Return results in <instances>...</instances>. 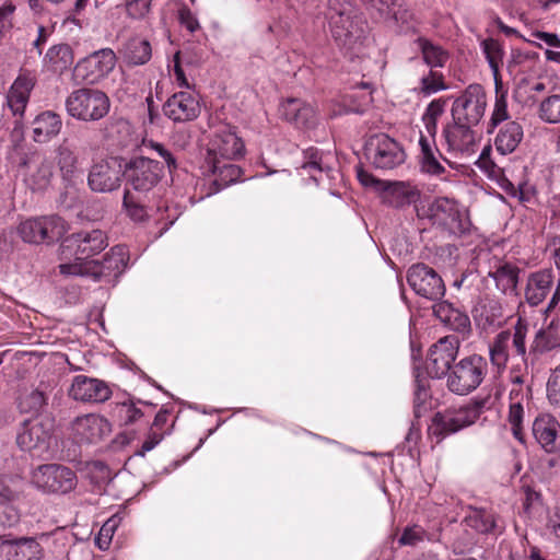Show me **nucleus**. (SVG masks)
<instances>
[{
    "mask_svg": "<svg viewBox=\"0 0 560 560\" xmlns=\"http://www.w3.org/2000/svg\"><path fill=\"white\" fill-rule=\"evenodd\" d=\"M152 0H131L126 3L127 15L135 20L144 19L151 9Z\"/></svg>",
    "mask_w": 560,
    "mask_h": 560,
    "instance_id": "obj_58",
    "label": "nucleus"
},
{
    "mask_svg": "<svg viewBox=\"0 0 560 560\" xmlns=\"http://www.w3.org/2000/svg\"><path fill=\"white\" fill-rule=\"evenodd\" d=\"M559 433L560 423L550 415H541L533 423V434L536 441L548 453L557 450Z\"/></svg>",
    "mask_w": 560,
    "mask_h": 560,
    "instance_id": "obj_32",
    "label": "nucleus"
},
{
    "mask_svg": "<svg viewBox=\"0 0 560 560\" xmlns=\"http://www.w3.org/2000/svg\"><path fill=\"white\" fill-rule=\"evenodd\" d=\"M279 114L284 120L298 128L312 129L317 124L315 108L301 98L289 97L282 101L279 106Z\"/></svg>",
    "mask_w": 560,
    "mask_h": 560,
    "instance_id": "obj_26",
    "label": "nucleus"
},
{
    "mask_svg": "<svg viewBox=\"0 0 560 560\" xmlns=\"http://www.w3.org/2000/svg\"><path fill=\"white\" fill-rule=\"evenodd\" d=\"M476 318L483 326H500L505 318L503 304L498 299H486L476 307Z\"/></svg>",
    "mask_w": 560,
    "mask_h": 560,
    "instance_id": "obj_43",
    "label": "nucleus"
},
{
    "mask_svg": "<svg viewBox=\"0 0 560 560\" xmlns=\"http://www.w3.org/2000/svg\"><path fill=\"white\" fill-rule=\"evenodd\" d=\"M520 269L510 264H504L491 271L489 276L494 280L498 290L503 294H515L518 283Z\"/></svg>",
    "mask_w": 560,
    "mask_h": 560,
    "instance_id": "obj_44",
    "label": "nucleus"
},
{
    "mask_svg": "<svg viewBox=\"0 0 560 560\" xmlns=\"http://www.w3.org/2000/svg\"><path fill=\"white\" fill-rule=\"evenodd\" d=\"M525 329L522 319H518L515 331L504 330L499 332L489 345V358L493 368L500 373L506 366L512 354L524 358L526 354Z\"/></svg>",
    "mask_w": 560,
    "mask_h": 560,
    "instance_id": "obj_10",
    "label": "nucleus"
},
{
    "mask_svg": "<svg viewBox=\"0 0 560 560\" xmlns=\"http://www.w3.org/2000/svg\"><path fill=\"white\" fill-rule=\"evenodd\" d=\"M58 166L62 179L69 185H74L83 179V171L79 165L78 156L67 147L58 149Z\"/></svg>",
    "mask_w": 560,
    "mask_h": 560,
    "instance_id": "obj_41",
    "label": "nucleus"
},
{
    "mask_svg": "<svg viewBox=\"0 0 560 560\" xmlns=\"http://www.w3.org/2000/svg\"><path fill=\"white\" fill-rule=\"evenodd\" d=\"M34 84V79L31 75L20 74L7 93L4 112L10 110L15 117V128L22 122Z\"/></svg>",
    "mask_w": 560,
    "mask_h": 560,
    "instance_id": "obj_24",
    "label": "nucleus"
},
{
    "mask_svg": "<svg viewBox=\"0 0 560 560\" xmlns=\"http://www.w3.org/2000/svg\"><path fill=\"white\" fill-rule=\"evenodd\" d=\"M55 443V423L47 416L24 420L16 432L18 446L34 456L48 455Z\"/></svg>",
    "mask_w": 560,
    "mask_h": 560,
    "instance_id": "obj_3",
    "label": "nucleus"
},
{
    "mask_svg": "<svg viewBox=\"0 0 560 560\" xmlns=\"http://www.w3.org/2000/svg\"><path fill=\"white\" fill-rule=\"evenodd\" d=\"M164 115L174 122L196 119L200 114V102L194 91L174 93L163 105Z\"/></svg>",
    "mask_w": 560,
    "mask_h": 560,
    "instance_id": "obj_22",
    "label": "nucleus"
},
{
    "mask_svg": "<svg viewBox=\"0 0 560 560\" xmlns=\"http://www.w3.org/2000/svg\"><path fill=\"white\" fill-rule=\"evenodd\" d=\"M430 398L428 382L424 378L416 376V389L413 397V412L417 418L428 409V400Z\"/></svg>",
    "mask_w": 560,
    "mask_h": 560,
    "instance_id": "obj_52",
    "label": "nucleus"
},
{
    "mask_svg": "<svg viewBox=\"0 0 560 560\" xmlns=\"http://www.w3.org/2000/svg\"><path fill=\"white\" fill-rule=\"evenodd\" d=\"M0 545L9 547V560H42L44 557V550L35 538L9 540L0 536Z\"/></svg>",
    "mask_w": 560,
    "mask_h": 560,
    "instance_id": "obj_34",
    "label": "nucleus"
},
{
    "mask_svg": "<svg viewBox=\"0 0 560 560\" xmlns=\"http://www.w3.org/2000/svg\"><path fill=\"white\" fill-rule=\"evenodd\" d=\"M539 118L549 124L560 122V94L544 98L539 105Z\"/></svg>",
    "mask_w": 560,
    "mask_h": 560,
    "instance_id": "obj_51",
    "label": "nucleus"
},
{
    "mask_svg": "<svg viewBox=\"0 0 560 560\" xmlns=\"http://www.w3.org/2000/svg\"><path fill=\"white\" fill-rule=\"evenodd\" d=\"M122 203L128 215L135 221H142L148 215L145 208L136 203L128 191L124 195Z\"/></svg>",
    "mask_w": 560,
    "mask_h": 560,
    "instance_id": "obj_63",
    "label": "nucleus"
},
{
    "mask_svg": "<svg viewBox=\"0 0 560 560\" xmlns=\"http://www.w3.org/2000/svg\"><path fill=\"white\" fill-rule=\"evenodd\" d=\"M372 101L370 83H362L360 88L351 89L340 97L331 109V116L363 114L370 107Z\"/></svg>",
    "mask_w": 560,
    "mask_h": 560,
    "instance_id": "obj_27",
    "label": "nucleus"
},
{
    "mask_svg": "<svg viewBox=\"0 0 560 560\" xmlns=\"http://www.w3.org/2000/svg\"><path fill=\"white\" fill-rule=\"evenodd\" d=\"M121 167L116 160L94 164L88 176V184L93 191L110 192L120 186Z\"/></svg>",
    "mask_w": 560,
    "mask_h": 560,
    "instance_id": "obj_23",
    "label": "nucleus"
},
{
    "mask_svg": "<svg viewBox=\"0 0 560 560\" xmlns=\"http://www.w3.org/2000/svg\"><path fill=\"white\" fill-rule=\"evenodd\" d=\"M244 152V143L230 129H222L210 140L205 162L211 163L213 168L218 167L220 160L232 161L240 158Z\"/></svg>",
    "mask_w": 560,
    "mask_h": 560,
    "instance_id": "obj_20",
    "label": "nucleus"
},
{
    "mask_svg": "<svg viewBox=\"0 0 560 560\" xmlns=\"http://www.w3.org/2000/svg\"><path fill=\"white\" fill-rule=\"evenodd\" d=\"M129 252L124 245H116L105 254L102 261L65 262L59 265L66 276L91 277L94 281L113 282L127 267Z\"/></svg>",
    "mask_w": 560,
    "mask_h": 560,
    "instance_id": "obj_2",
    "label": "nucleus"
},
{
    "mask_svg": "<svg viewBox=\"0 0 560 560\" xmlns=\"http://www.w3.org/2000/svg\"><path fill=\"white\" fill-rule=\"evenodd\" d=\"M65 106L69 116L89 122L104 118L109 112L110 101L98 89L81 88L67 96Z\"/></svg>",
    "mask_w": 560,
    "mask_h": 560,
    "instance_id": "obj_4",
    "label": "nucleus"
},
{
    "mask_svg": "<svg viewBox=\"0 0 560 560\" xmlns=\"http://www.w3.org/2000/svg\"><path fill=\"white\" fill-rule=\"evenodd\" d=\"M524 132L521 124L506 121L503 124L494 138L495 150L501 155H506L516 150L523 139Z\"/></svg>",
    "mask_w": 560,
    "mask_h": 560,
    "instance_id": "obj_35",
    "label": "nucleus"
},
{
    "mask_svg": "<svg viewBox=\"0 0 560 560\" xmlns=\"http://www.w3.org/2000/svg\"><path fill=\"white\" fill-rule=\"evenodd\" d=\"M487 372L488 363L482 355L465 357L447 373V388L457 395H468L481 385Z\"/></svg>",
    "mask_w": 560,
    "mask_h": 560,
    "instance_id": "obj_5",
    "label": "nucleus"
},
{
    "mask_svg": "<svg viewBox=\"0 0 560 560\" xmlns=\"http://www.w3.org/2000/svg\"><path fill=\"white\" fill-rule=\"evenodd\" d=\"M407 281L416 294L438 301L445 294V284L441 276L425 264L412 265L407 272Z\"/></svg>",
    "mask_w": 560,
    "mask_h": 560,
    "instance_id": "obj_18",
    "label": "nucleus"
},
{
    "mask_svg": "<svg viewBox=\"0 0 560 560\" xmlns=\"http://www.w3.org/2000/svg\"><path fill=\"white\" fill-rule=\"evenodd\" d=\"M117 526L118 520L116 517H112L103 524L97 537L95 538V544L100 549L106 550L108 548Z\"/></svg>",
    "mask_w": 560,
    "mask_h": 560,
    "instance_id": "obj_55",
    "label": "nucleus"
},
{
    "mask_svg": "<svg viewBox=\"0 0 560 560\" xmlns=\"http://www.w3.org/2000/svg\"><path fill=\"white\" fill-rule=\"evenodd\" d=\"M178 20L182 26L190 33L196 32L200 25L195 14L188 8H182L178 11Z\"/></svg>",
    "mask_w": 560,
    "mask_h": 560,
    "instance_id": "obj_64",
    "label": "nucleus"
},
{
    "mask_svg": "<svg viewBox=\"0 0 560 560\" xmlns=\"http://www.w3.org/2000/svg\"><path fill=\"white\" fill-rule=\"evenodd\" d=\"M445 98L433 100L425 108L422 116V121L427 131V136L431 140H435L438 132V121L445 112L446 107Z\"/></svg>",
    "mask_w": 560,
    "mask_h": 560,
    "instance_id": "obj_47",
    "label": "nucleus"
},
{
    "mask_svg": "<svg viewBox=\"0 0 560 560\" xmlns=\"http://www.w3.org/2000/svg\"><path fill=\"white\" fill-rule=\"evenodd\" d=\"M547 398L551 406L560 407V364L549 376L547 383Z\"/></svg>",
    "mask_w": 560,
    "mask_h": 560,
    "instance_id": "obj_54",
    "label": "nucleus"
},
{
    "mask_svg": "<svg viewBox=\"0 0 560 560\" xmlns=\"http://www.w3.org/2000/svg\"><path fill=\"white\" fill-rule=\"evenodd\" d=\"M418 48L422 54L424 62L431 68H442L448 60V52L441 46L433 44L431 40L419 37L416 40Z\"/></svg>",
    "mask_w": 560,
    "mask_h": 560,
    "instance_id": "obj_45",
    "label": "nucleus"
},
{
    "mask_svg": "<svg viewBox=\"0 0 560 560\" xmlns=\"http://www.w3.org/2000/svg\"><path fill=\"white\" fill-rule=\"evenodd\" d=\"M533 39H528L529 43L542 48V44L551 48H560V38L555 33H548L542 31H535L532 33Z\"/></svg>",
    "mask_w": 560,
    "mask_h": 560,
    "instance_id": "obj_61",
    "label": "nucleus"
},
{
    "mask_svg": "<svg viewBox=\"0 0 560 560\" xmlns=\"http://www.w3.org/2000/svg\"><path fill=\"white\" fill-rule=\"evenodd\" d=\"M326 18L339 47L352 52L361 46L365 26L349 0H329Z\"/></svg>",
    "mask_w": 560,
    "mask_h": 560,
    "instance_id": "obj_1",
    "label": "nucleus"
},
{
    "mask_svg": "<svg viewBox=\"0 0 560 560\" xmlns=\"http://www.w3.org/2000/svg\"><path fill=\"white\" fill-rule=\"evenodd\" d=\"M420 152L418 155L421 172L431 176H442L446 173L442 161H446L439 151L435 140L421 133L419 138Z\"/></svg>",
    "mask_w": 560,
    "mask_h": 560,
    "instance_id": "obj_31",
    "label": "nucleus"
},
{
    "mask_svg": "<svg viewBox=\"0 0 560 560\" xmlns=\"http://www.w3.org/2000/svg\"><path fill=\"white\" fill-rule=\"evenodd\" d=\"M534 346L540 352L560 348V310L545 327L536 332Z\"/></svg>",
    "mask_w": 560,
    "mask_h": 560,
    "instance_id": "obj_38",
    "label": "nucleus"
},
{
    "mask_svg": "<svg viewBox=\"0 0 560 560\" xmlns=\"http://www.w3.org/2000/svg\"><path fill=\"white\" fill-rule=\"evenodd\" d=\"M117 412L125 425L131 424L142 417V411L131 401L120 404Z\"/></svg>",
    "mask_w": 560,
    "mask_h": 560,
    "instance_id": "obj_60",
    "label": "nucleus"
},
{
    "mask_svg": "<svg viewBox=\"0 0 560 560\" xmlns=\"http://www.w3.org/2000/svg\"><path fill=\"white\" fill-rule=\"evenodd\" d=\"M110 431L112 425L108 420L96 413L79 416L71 422V433L79 443H97Z\"/></svg>",
    "mask_w": 560,
    "mask_h": 560,
    "instance_id": "obj_21",
    "label": "nucleus"
},
{
    "mask_svg": "<svg viewBox=\"0 0 560 560\" xmlns=\"http://www.w3.org/2000/svg\"><path fill=\"white\" fill-rule=\"evenodd\" d=\"M15 9L12 2H5L0 7V38L12 30Z\"/></svg>",
    "mask_w": 560,
    "mask_h": 560,
    "instance_id": "obj_59",
    "label": "nucleus"
},
{
    "mask_svg": "<svg viewBox=\"0 0 560 560\" xmlns=\"http://www.w3.org/2000/svg\"><path fill=\"white\" fill-rule=\"evenodd\" d=\"M509 118L508 94L503 91V86L501 89L495 86V102L488 125V132H493L499 125L505 124Z\"/></svg>",
    "mask_w": 560,
    "mask_h": 560,
    "instance_id": "obj_49",
    "label": "nucleus"
},
{
    "mask_svg": "<svg viewBox=\"0 0 560 560\" xmlns=\"http://www.w3.org/2000/svg\"><path fill=\"white\" fill-rule=\"evenodd\" d=\"M489 147L483 149L477 161V165L480 170L485 171L490 178H500L502 175V170L489 159Z\"/></svg>",
    "mask_w": 560,
    "mask_h": 560,
    "instance_id": "obj_62",
    "label": "nucleus"
},
{
    "mask_svg": "<svg viewBox=\"0 0 560 560\" xmlns=\"http://www.w3.org/2000/svg\"><path fill=\"white\" fill-rule=\"evenodd\" d=\"M459 349V341L454 336L441 338L430 348L427 371L431 377L440 378L451 371Z\"/></svg>",
    "mask_w": 560,
    "mask_h": 560,
    "instance_id": "obj_19",
    "label": "nucleus"
},
{
    "mask_svg": "<svg viewBox=\"0 0 560 560\" xmlns=\"http://www.w3.org/2000/svg\"><path fill=\"white\" fill-rule=\"evenodd\" d=\"M447 89L448 86L444 81L443 73L433 69L429 70V72L420 79L419 86L417 88L419 94L423 96H430Z\"/></svg>",
    "mask_w": 560,
    "mask_h": 560,
    "instance_id": "obj_50",
    "label": "nucleus"
},
{
    "mask_svg": "<svg viewBox=\"0 0 560 560\" xmlns=\"http://www.w3.org/2000/svg\"><path fill=\"white\" fill-rule=\"evenodd\" d=\"M482 407V402L476 401L436 413L433 419V433L444 436L474 424L479 419Z\"/></svg>",
    "mask_w": 560,
    "mask_h": 560,
    "instance_id": "obj_13",
    "label": "nucleus"
},
{
    "mask_svg": "<svg viewBox=\"0 0 560 560\" xmlns=\"http://www.w3.org/2000/svg\"><path fill=\"white\" fill-rule=\"evenodd\" d=\"M107 245V237L103 231H81L71 234L63 241L61 255L67 257L68 252H73L74 260L72 262L91 261L89 258L104 250Z\"/></svg>",
    "mask_w": 560,
    "mask_h": 560,
    "instance_id": "obj_15",
    "label": "nucleus"
},
{
    "mask_svg": "<svg viewBox=\"0 0 560 560\" xmlns=\"http://www.w3.org/2000/svg\"><path fill=\"white\" fill-rule=\"evenodd\" d=\"M445 325H447L452 330L463 335L469 332L471 327L469 316L458 308L453 312L452 316L450 319H447Z\"/></svg>",
    "mask_w": 560,
    "mask_h": 560,
    "instance_id": "obj_57",
    "label": "nucleus"
},
{
    "mask_svg": "<svg viewBox=\"0 0 560 560\" xmlns=\"http://www.w3.org/2000/svg\"><path fill=\"white\" fill-rule=\"evenodd\" d=\"M527 400L524 388H511L510 390V410L509 423L515 439L523 441V421H524V402Z\"/></svg>",
    "mask_w": 560,
    "mask_h": 560,
    "instance_id": "obj_37",
    "label": "nucleus"
},
{
    "mask_svg": "<svg viewBox=\"0 0 560 560\" xmlns=\"http://www.w3.org/2000/svg\"><path fill=\"white\" fill-rule=\"evenodd\" d=\"M424 538V529L419 525H412L404 529L398 542L401 546H417L419 542H422Z\"/></svg>",
    "mask_w": 560,
    "mask_h": 560,
    "instance_id": "obj_56",
    "label": "nucleus"
},
{
    "mask_svg": "<svg viewBox=\"0 0 560 560\" xmlns=\"http://www.w3.org/2000/svg\"><path fill=\"white\" fill-rule=\"evenodd\" d=\"M43 61L48 70L62 73L73 63L72 49L67 44L55 45L47 50Z\"/></svg>",
    "mask_w": 560,
    "mask_h": 560,
    "instance_id": "obj_42",
    "label": "nucleus"
},
{
    "mask_svg": "<svg viewBox=\"0 0 560 560\" xmlns=\"http://www.w3.org/2000/svg\"><path fill=\"white\" fill-rule=\"evenodd\" d=\"M110 394L105 382L85 375L74 376L69 388L71 398L85 402H103L110 397Z\"/></svg>",
    "mask_w": 560,
    "mask_h": 560,
    "instance_id": "obj_25",
    "label": "nucleus"
},
{
    "mask_svg": "<svg viewBox=\"0 0 560 560\" xmlns=\"http://www.w3.org/2000/svg\"><path fill=\"white\" fill-rule=\"evenodd\" d=\"M474 126L453 119V122L447 124L442 131L447 151L468 153L472 150L475 143Z\"/></svg>",
    "mask_w": 560,
    "mask_h": 560,
    "instance_id": "obj_28",
    "label": "nucleus"
},
{
    "mask_svg": "<svg viewBox=\"0 0 560 560\" xmlns=\"http://www.w3.org/2000/svg\"><path fill=\"white\" fill-rule=\"evenodd\" d=\"M61 128L60 115L45 110L38 114L32 122L33 140L37 143H47L59 135Z\"/></svg>",
    "mask_w": 560,
    "mask_h": 560,
    "instance_id": "obj_33",
    "label": "nucleus"
},
{
    "mask_svg": "<svg viewBox=\"0 0 560 560\" xmlns=\"http://www.w3.org/2000/svg\"><path fill=\"white\" fill-rule=\"evenodd\" d=\"M116 61L115 52L110 48H103L81 59L74 74L89 84H96L114 70Z\"/></svg>",
    "mask_w": 560,
    "mask_h": 560,
    "instance_id": "obj_17",
    "label": "nucleus"
},
{
    "mask_svg": "<svg viewBox=\"0 0 560 560\" xmlns=\"http://www.w3.org/2000/svg\"><path fill=\"white\" fill-rule=\"evenodd\" d=\"M18 168L32 190H44L50 184L54 165L40 152L27 150L19 153Z\"/></svg>",
    "mask_w": 560,
    "mask_h": 560,
    "instance_id": "obj_11",
    "label": "nucleus"
},
{
    "mask_svg": "<svg viewBox=\"0 0 560 560\" xmlns=\"http://www.w3.org/2000/svg\"><path fill=\"white\" fill-rule=\"evenodd\" d=\"M381 197L383 203L393 208H401L411 203H416L420 197V191L410 183L385 182V185L382 188Z\"/></svg>",
    "mask_w": 560,
    "mask_h": 560,
    "instance_id": "obj_29",
    "label": "nucleus"
},
{
    "mask_svg": "<svg viewBox=\"0 0 560 560\" xmlns=\"http://www.w3.org/2000/svg\"><path fill=\"white\" fill-rule=\"evenodd\" d=\"M67 232V223L59 215H43L22 221L18 233L25 243H52L61 238Z\"/></svg>",
    "mask_w": 560,
    "mask_h": 560,
    "instance_id": "obj_7",
    "label": "nucleus"
},
{
    "mask_svg": "<svg viewBox=\"0 0 560 560\" xmlns=\"http://www.w3.org/2000/svg\"><path fill=\"white\" fill-rule=\"evenodd\" d=\"M488 105L487 93L478 83L469 84L453 102V119L477 126L483 118Z\"/></svg>",
    "mask_w": 560,
    "mask_h": 560,
    "instance_id": "obj_8",
    "label": "nucleus"
},
{
    "mask_svg": "<svg viewBox=\"0 0 560 560\" xmlns=\"http://www.w3.org/2000/svg\"><path fill=\"white\" fill-rule=\"evenodd\" d=\"M202 173L206 176H213V184L217 186V190H220L233 183H235L242 174L241 168L231 163V161L220 160L218 167L213 168L211 163H206L202 166Z\"/></svg>",
    "mask_w": 560,
    "mask_h": 560,
    "instance_id": "obj_36",
    "label": "nucleus"
},
{
    "mask_svg": "<svg viewBox=\"0 0 560 560\" xmlns=\"http://www.w3.org/2000/svg\"><path fill=\"white\" fill-rule=\"evenodd\" d=\"M337 165V158L334 153L310 148L304 151V160L299 173L302 177L307 175L316 185L327 183L330 186L340 178Z\"/></svg>",
    "mask_w": 560,
    "mask_h": 560,
    "instance_id": "obj_9",
    "label": "nucleus"
},
{
    "mask_svg": "<svg viewBox=\"0 0 560 560\" xmlns=\"http://www.w3.org/2000/svg\"><path fill=\"white\" fill-rule=\"evenodd\" d=\"M152 56L151 45L145 39L133 38L125 48V59L129 65L140 66L147 63Z\"/></svg>",
    "mask_w": 560,
    "mask_h": 560,
    "instance_id": "obj_46",
    "label": "nucleus"
},
{
    "mask_svg": "<svg viewBox=\"0 0 560 560\" xmlns=\"http://www.w3.org/2000/svg\"><path fill=\"white\" fill-rule=\"evenodd\" d=\"M368 160L381 170H392L405 160V152L399 144L386 135H376L370 138L365 145Z\"/></svg>",
    "mask_w": 560,
    "mask_h": 560,
    "instance_id": "obj_16",
    "label": "nucleus"
},
{
    "mask_svg": "<svg viewBox=\"0 0 560 560\" xmlns=\"http://www.w3.org/2000/svg\"><path fill=\"white\" fill-rule=\"evenodd\" d=\"M552 271L545 269L529 275L525 288V301L529 306H538L552 292Z\"/></svg>",
    "mask_w": 560,
    "mask_h": 560,
    "instance_id": "obj_30",
    "label": "nucleus"
},
{
    "mask_svg": "<svg viewBox=\"0 0 560 560\" xmlns=\"http://www.w3.org/2000/svg\"><path fill=\"white\" fill-rule=\"evenodd\" d=\"M429 210L433 224L450 234L458 235L469 230V220L455 200L446 197L436 198Z\"/></svg>",
    "mask_w": 560,
    "mask_h": 560,
    "instance_id": "obj_14",
    "label": "nucleus"
},
{
    "mask_svg": "<svg viewBox=\"0 0 560 560\" xmlns=\"http://www.w3.org/2000/svg\"><path fill=\"white\" fill-rule=\"evenodd\" d=\"M128 185L136 191L148 192L153 189L163 177V166L155 160L136 156L126 165L122 173Z\"/></svg>",
    "mask_w": 560,
    "mask_h": 560,
    "instance_id": "obj_12",
    "label": "nucleus"
},
{
    "mask_svg": "<svg viewBox=\"0 0 560 560\" xmlns=\"http://www.w3.org/2000/svg\"><path fill=\"white\" fill-rule=\"evenodd\" d=\"M465 521L469 527L482 534L494 532L498 527L495 515L486 509H474Z\"/></svg>",
    "mask_w": 560,
    "mask_h": 560,
    "instance_id": "obj_48",
    "label": "nucleus"
},
{
    "mask_svg": "<svg viewBox=\"0 0 560 560\" xmlns=\"http://www.w3.org/2000/svg\"><path fill=\"white\" fill-rule=\"evenodd\" d=\"M33 486L48 494H67L75 489L78 477L70 467L60 464H44L32 471Z\"/></svg>",
    "mask_w": 560,
    "mask_h": 560,
    "instance_id": "obj_6",
    "label": "nucleus"
},
{
    "mask_svg": "<svg viewBox=\"0 0 560 560\" xmlns=\"http://www.w3.org/2000/svg\"><path fill=\"white\" fill-rule=\"evenodd\" d=\"M143 145L144 148L154 151L158 156L164 160L170 173L177 168V158L175 156L174 152H172L163 143L148 140L143 141Z\"/></svg>",
    "mask_w": 560,
    "mask_h": 560,
    "instance_id": "obj_53",
    "label": "nucleus"
},
{
    "mask_svg": "<svg viewBox=\"0 0 560 560\" xmlns=\"http://www.w3.org/2000/svg\"><path fill=\"white\" fill-rule=\"evenodd\" d=\"M482 52L488 61V65L491 69L492 77L494 80V85L498 89L502 88V79L500 74V68L503 66L504 59V48L502 44L494 38H486L481 42Z\"/></svg>",
    "mask_w": 560,
    "mask_h": 560,
    "instance_id": "obj_39",
    "label": "nucleus"
},
{
    "mask_svg": "<svg viewBox=\"0 0 560 560\" xmlns=\"http://www.w3.org/2000/svg\"><path fill=\"white\" fill-rule=\"evenodd\" d=\"M384 3H376L374 7L383 18H393L400 25L401 31L415 28L413 14L404 5L400 0H385Z\"/></svg>",
    "mask_w": 560,
    "mask_h": 560,
    "instance_id": "obj_40",
    "label": "nucleus"
}]
</instances>
